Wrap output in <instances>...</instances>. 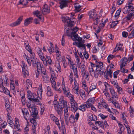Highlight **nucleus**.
<instances>
[{
    "mask_svg": "<svg viewBox=\"0 0 134 134\" xmlns=\"http://www.w3.org/2000/svg\"><path fill=\"white\" fill-rule=\"evenodd\" d=\"M3 83V79L2 78H0V88H1L2 89L1 90H0V91L8 94L9 93V91L7 88L4 87Z\"/></svg>",
    "mask_w": 134,
    "mask_h": 134,
    "instance_id": "obj_8",
    "label": "nucleus"
},
{
    "mask_svg": "<svg viewBox=\"0 0 134 134\" xmlns=\"http://www.w3.org/2000/svg\"><path fill=\"white\" fill-rule=\"evenodd\" d=\"M95 124L96 126L98 125L100 127L104 129V126L103 121H96L95 122Z\"/></svg>",
    "mask_w": 134,
    "mask_h": 134,
    "instance_id": "obj_25",
    "label": "nucleus"
},
{
    "mask_svg": "<svg viewBox=\"0 0 134 134\" xmlns=\"http://www.w3.org/2000/svg\"><path fill=\"white\" fill-rule=\"evenodd\" d=\"M108 68H107V69ZM107 73L110 78H112L113 76V71L112 70L110 69L109 70H108V69H107Z\"/></svg>",
    "mask_w": 134,
    "mask_h": 134,
    "instance_id": "obj_33",
    "label": "nucleus"
},
{
    "mask_svg": "<svg viewBox=\"0 0 134 134\" xmlns=\"http://www.w3.org/2000/svg\"><path fill=\"white\" fill-rule=\"evenodd\" d=\"M55 66L57 68L58 71L59 72H60L61 71V68L59 62L58 61H56L55 62Z\"/></svg>",
    "mask_w": 134,
    "mask_h": 134,
    "instance_id": "obj_27",
    "label": "nucleus"
},
{
    "mask_svg": "<svg viewBox=\"0 0 134 134\" xmlns=\"http://www.w3.org/2000/svg\"><path fill=\"white\" fill-rule=\"evenodd\" d=\"M23 19V16H22L19 17L16 21L10 25V26L12 27H14L19 25L21 23Z\"/></svg>",
    "mask_w": 134,
    "mask_h": 134,
    "instance_id": "obj_13",
    "label": "nucleus"
},
{
    "mask_svg": "<svg viewBox=\"0 0 134 134\" xmlns=\"http://www.w3.org/2000/svg\"><path fill=\"white\" fill-rule=\"evenodd\" d=\"M132 16L133 17V15L128 13H127V16L125 17V18H126L127 20H130L132 18Z\"/></svg>",
    "mask_w": 134,
    "mask_h": 134,
    "instance_id": "obj_43",
    "label": "nucleus"
},
{
    "mask_svg": "<svg viewBox=\"0 0 134 134\" xmlns=\"http://www.w3.org/2000/svg\"><path fill=\"white\" fill-rule=\"evenodd\" d=\"M89 101H87L86 102V104H85L86 105L87 107V108H90L92 106V105H91V104L89 102Z\"/></svg>",
    "mask_w": 134,
    "mask_h": 134,
    "instance_id": "obj_61",
    "label": "nucleus"
},
{
    "mask_svg": "<svg viewBox=\"0 0 134 134\" xmlns=\"http://www.w3.org/2000/svg\"><path fill=\"white\" fill-rule=\"evenodd\" d=\"M118 125H119V127L120 130L121 131H123L125 129L124 127L122 125V124L120 123H118Z\"/></svg>",
    "mask_w": 134,
    "mask_h": 134,
    "instance_id": "obj_41",
    "label": "nucleus"
},
{
    "mask_svg": "<svg viewBox=\"0 0 134 134\" xmlns=\"http://www.w3.org/2000/svg\"><path fill=\"white\" fill-rule=\"evenodd\" d=\"M62 87L64 94L66 96L69 95L71 94L70 91V88L68 87H65L64 84L62 85Z\"/></svg>",
    "mask_w": 134,
    "mask_h": 134,
    "instance_id": "obj_11",
    "label": "nucleus"
},
{
    "mask_svg": "<svg viewBox=\"0 0 134 134\" xmlns=\"http://www.w3.org/2000/svg\"><path fill=\"white\" fill-rule=\"evenodd\" d=\"M35 119L32 118L30 120L31 122L34 125V126L35 127V126L37 125V123L36 122V120H35Z\"/></svg>",
    "mask_w": 134,
    "mask_h": 134,
    "instance_id": "obj_38",
    "label": "nucleus"
},
{
    "mask_svg": "<svg viewBox=\"0 0 134 134\" xmlns=\"http://www.w3.org/2000/svg\"><path fill=\"white\" fill-rule=\"evenodd\" d=\"M46 59L47 61V62L50 65L51 64V62H52L51 59L50 57L49 56H46Z\"/></svg>",
    "mask_w": 134,
    "mask_h": 134,
    "instance_id": "obj_55",
    "label": "nucleus"
},
{
    "mask_svg": "<svg viewBox=\"0 0 134 134\" xmlns=\"http://www.w3.org/2000/svg\"><path fill=\"white\" fill-rule=\"evenodd\" d=\"M74 87H73L74 89H79V84L77 83L76 80L74 78Z\"/></svg>",
    "mask_w": 134,
    "mask_h": 134,
    "instance_id": "obj_35",
    "label": "nucleus"
},
{
    "mask_svg": "<svg viewBox=\"0 0 134 134\" xmlns=\"http://www.w3.org/2000/svg\"><path fill=\"white\" fill-rule=\"evenodd\" d=\"M124 1V0H118L117 1V4L118 5H120L122 4Z\"/></svg>",
    "mask_w": 134,
    "mask_h": 134,
    "instance_id": "obj_63",
    "label": "nucleus"
},
{
    "mask_svg": "<svg viewBox=\"0 0 134 134\" xmlns=\"http://www.w3.org/2000/svg\"><path fill=\"white\" fill-rule=\"evenodd\" d=\"M71 110L74 113H75L78 109L77 103L76 102L71 103Z\"/></svg>",
    "mask_w": 134,
    "mask_h": 134,
    "instance_id": "obj_14",
    "label": "nucleus"
},
{
    "mask_svg": "<svg viewBox=\"0 0 134 134\" xmlns=\"http://www.w3.org/2000/svg\"><path fill=\"white\" fill-rule=\"evenodd\" d=\"M56 78V77H54L52 75L50 81L52 83V87L55 91H58L60 93L62 92V90L60 89V87H58L56 85V83L55 82V79Z\"/></svg>",
    "mask_w": 134,
    "mask_h": 134,
    "instance_id": "obj_2",
    "label": "nucleus"
},
{
    "mask_svg": "<svg viewBox=\"0 0 134 134\" xmlns=\"http://www.w3.org/2000/svg\"><path fill=\"white\" fill-rule=\"evenodd\" d=\"M121 11V8H119V9L116 11L115 15V18H118L119 17Z\"/></svg>",
    "mask_w": 134,
    "mask_h": 134,
    "instance_id": "obj_34",
    "label": "nucleus"
},
{
    "mask_svg": "<svg viewBox=\"0 0 134 134\" xmlns=\"http://www.w3.org/2000/svg\"><path fill=\"white\" fill-rule=\"evenodd\" d=\"M98 116L100 117L102 119H104L107 118L108 117V116H105L101 113L99 114Z\"/></svg>",
    "mask_w": 134,
    "mask_h": 134,
    "instance_id": "obj_52",
    "label": "nucleus"
},
{
    "mask_svg": "<svg viewBox=\"0 0 134 134\" xmlns=\"http://www.w3.org/2000/svg\"><path fill=\"white\" fill-rule=\"evenodd\" d=\"M62 63L63 66L64 68H65L67 66V64L66 61V60L65 59H63Z\"/></svg>",
    "mask_w": 134,
    "mask_h": 134,
    "instance_id": "obj_47",
    "label": "nucleus"
},
{
    "mask_svg": "<svg viewBox=\"0 0 134 134\" xmlns=\"http://www.w3.org/2000/svg\"><path fill=\"white\" fill-rule=\"evenodd\" d=\"M96 88V86L95 85H91L90 88V90L89 91V92H88V94H89V93L92 91L93 90H94Z\"/></svg>",
    "mask_w": 134,
    "mask_h": 134,
    "instance_id": "obj_45",
    "label": "nucleus"
},
{
    "mask_svg": "<svg viewBox=\"0 0 134 134\" xmlns=\"http://www.w3.org/2000/svg\"><path fill=\"white\" fill-rule=\"evenodd\" d=\"M21 62L22 65H21V66L22 68V73L24 75H29V72L28 71L25 70V64L24 61H22Z\"/></svg>",
    "mask_w": 134,
    "mask_h": 134,
    "instance_id": "obj_18",
    "label": "nucleus"
},
{
    "mask_svg": "<svg viewBox=\"0 0 134 134\" xmlns=\"http://www.w3.org/2000/svg\"><path fill=\"white\" fill-rule=\"evenodd\" d=\"M117 88L118 90V91L119 92H119L120 91H122V88L120 87L118 85L115 86Z\"/></svg>",
    "mask_w": 134,
    "mask_h": 134,
    "instance_id": "obj_56",
    "label": "nucleus"
},
{
    "mask_svg": "<svg viewBox=\"0 0 134 134\" xmlns=\"http://www.w3.org/2000/svg\"><path fill=\"white\" fill-rule=\"evenodd\" d=\"M59 7L61 9L66 7L68 5V2L66 0H60Z\"/></svg>",
    "mask_w": 134,
    "mask_h": 134,
    "instance_id": "obj_15",
    "label": "nucleus"
},
{
    "mask_svg": "<svg viewBox=\"0 0 134 134\" xmlns=\"http://www.w3.org/2000/svg\"><path fill=\"white\" fill-rule=\"evenodd\" d=\"M38 89L39 90L37 91V94L38 95V97L40 98L41 97H40V96H41L42 92V85L41 84L40 85Z\"/></svg>",
    "mask_w": 134,
    "mask_h": 134,
    "instance_id": "obj_28",
    "label": "nucleus"
},
{
    "mask_svg": "<svg viewBox=\"0 0 134 134\" xmlns=\"http://www.w3.org/2000/svg\"><path fill=\"white\" fill-rule=\"evenodd\" d=\"M15 124L14 125V128L15 129H16V131H18L20 132L21 131L19 127L20 126L19 120L16 118H15Z\"/></svg>",
    "mask_w": 134,
    "mask_h": 134,
    "instance_id": "obj_17",
    "label": "nucleus"
},
{
    "mask_svg": "<svg viewBox=\"0 0 134 134\" xmlns=\"http://www.w3.org/2000/svg\"><path fill=\"white\" fill-rule=\"evenodd\" d=\"M46 94L48 97L52 96L53 94V93L52 91L51 87L49 86H48L47 87Z\"/></svg>",
    "mask_w": 134,
    "mask_h": 134,
    "instance_id": "obj_23",
    "label": "nucleus"
},
{
    "mask_svg": "<svg viewBox=\"0 0 134 134\" xmlns=\"http://www.w3.org/2000/svg\"><path fill=\"white\" fill-rule=\"evenodd\" d=\"M64 119L66 121L68 120V118L69 117L70 114L68 112V109L64 110Z\"/></svg>",
    "mask_w": 134,
    "mask_h": 134,
    "instance_id": "obj_22",
    "label": "nucleus"
},
{
    "mask_svg": "<svg viewBox=\"0 0 134 134\" xmlns=\"http://www.w3.org/2000/svg\"><path fill=\"white\" fill-rule=\"evenodd\" d=\"M88 14L90 18H91L93 20H95V19L97 18V14L95 12V10L94 9H93L90 11Z\"/></svg>",
    "mask_w": 134,
    "mask_h": 134,
    "instance_id": "obj_6",
    "label": "nucleus"
},
{
    "mask_svg": "<svg viewBox=\"0 0 134 134\" xmlns=\"http://www.w3.org/2000/svg\"><path fill=\"white\" fill-rule=\"evenodd\" d=\"M5 108L7 111L9 112L10 111V108L9 107L10 105H9V103L7 102L6 103V102H5Z\"/></svg>",
    "mask_w": 134,
    "mask_h": 134,
    "instance_id": "obj_40",
    "label": "nucleus"
},
{
    "mask_svg": "<svg viewBox=\"0 0 134 134\" xmlns=\"http://www.w3.org/2000/svg\"><path fill=\"white\" fill-rule=\"evenodd\" d=\"M81 6L80 5L79 3H76L75 4L74 7L75 8V12H78L82 9L81 8Z\"/></svg>",
    "mask_w": 134,
    "mask_h": 134,
    "instance_id": "obj_26",
    "label": "nucleus"
},
{
    "mask_svg": "<svg viewBox=\"0 0 134 134\" xmlns=\"http://www.w3.org/2000/svg\"><path fill=\"white\" fill-rule=\"evenodd\" d=\"M58 105L64 110L68 109L67 101L64 100L63 97H61L59 99Z\"/></svg>",
    "mask_w": 134,
    "mask_h": 134,
    "instance_id": "obj_4",
    "label": "nucleus"
},
{
    "mask_svg": "<svg viewBox=\"0 0 134 134\" xmlns=\"http://www.w3.org/2000/svg\"><path fill=\"white\" fill-rule=\"evenodd\" d=\"M36 95L35 93H33L31 96L30 97L31 99H29V100L31 101H33L34 102H38V103L37 104L40 105V101L37 98H35L36 96Z\"/></svg>",
    "mask_w": 134,
    "mask_h": 134,
    "instance_id": "obj_19",
    "label": "nucleus"
},
{
    "mask_svg": "<svg viewBox=\"0 0 134 134\" xmlns=\"http://www.w3.org/2000/svg\"><path fill=\"white\" fill-rule=\"evenodd\" d=\"M32 94V92L30 90H29L27 91V98L29 99H31L30 97H31V96Z\"/></svg>",
    "mask_w": 134,
    "mask_h": 134,
    "instance_id": "obj_51",
    "label": "nucleus"
},
{
    "mask_svg": "<svg viewBox=\"0 0 134 134\" xmlns=\"http://www.w3.org/2000/svg\"><path fill=\"white\" fill-rule=\"evenodd\" d=\"M83 54L85 58L86 59L89 58V55L88 53L87 52H84Z\"/></svg>",
    "mask_w": 134,
    "mask_h": 134,
    "instance_id": "obj_57",
    "label": "nucleus"
},
{
    "mask_svg": "<svg viewBox=\"0 0 134 134\" xmlns=\"http://www.w3.org/2000/svg\"><path fill=\"white\" fill-rule=\"evenodd\" d=\"M41 75L42 77V79L48 77L46 72L42 74Z\"/></svg>",
    "mask_w": 134,
    "mask_h": 134,
    "instance_id": "obj_62",
    "label": "nucleus"
},
{
    "mask_svg": "<svg viewBox=\"0 0 134 134\" xmlns=\"http://www.w3.org/2000/svg\"><path fill=\"white\" fill-rule=\"evenodd\" d=\"M33 18L32 17L26 19L24 21V25L25 26H27L29 24L32 22Z\"/></svg>",
    "mask_w": 134,
    "mask_h": 134,
    "instance_id": "obj_21",
    "label": "nucleus"
},
{
    "mask_svg": "<svg viewBox=\"0 0 134 134\" xmlns=\"http://www.w3.org/2000/svg\"><path fill=\"white\" fill-rule=\"evenodd\" d=\"M35 127H32L31 134H36V131L35 129Z\"/></svg>",
    "mask_w": 134,
    "mask_h": 134,
    "instance_id": "obj_64",
    "label": "nucleus"
},
{
    "mask_svg": "<svg viewBox=\"0 0 134 134\" xmlns=\"http://www.w3.org/2000/svg\"><path fill=\"white\" fill-rule=\"evenodd\" d=\"M54 109L57 113L59 115H61L63 113V108L60 107H59V105L56 107L55 106Z\"/></svg>",
    "mask_w": 134,
    "mask_h": 134,
    "instance_id": "obj_20",
    "label": "nucleus"
},
{
    "mask_svg": "<svg viewBox=\"0 0 134 134\" xmlns=\"http://www.w3.org/2000/svg\"><path fill=\"white\" fill-rule=\"evenodd\" d=\"M130 9H129L126 6L122 10L123 13L125 14L128 13L129 11V10Z\"/></svg>",
    "mask_w": 134,
    "mask_h": 134,
    "instance_id": "obj_39",
    "label": "nucleus"
},
{
    "mask_svg": "<svg viewBox=\"0 0 134 134\" xmlns=\"http://www.w3.org/2000/svg\"><path fill=\"white\" fill-rule=\"evenodd\" d=\"M85 46V44L81 43V42H79V44L78 45H77V47L79 48L82 47L83 48Z\"/></svg>",
    "mask_w": 134,
    "mask_h": 134,
    "instance_id": "obj_48",
    "label": "nucleus"
},
{
    "mask_svg": "<svg viewBox=\"0 0 134 134\" xmlns=\"http://www.w3.org/2000/svg\"><path fill=\"white\" fill-rule=\"evenodd\" d=\"M31 62L32 63V65L34 67L36 66V60L35 59H31Z\"/></svg>",
    "mask_w": 134,
    "mask_h": 134,
    "instance_id": "obj_53",
    "label": "nucleus"
},
{
    "mask_svg": "<svg viewBox=\"0 0 134 134\" xmlns=\"http://www.w3.org/2000/svg\"><path fill=\"white\" fill-rule=\"evenodd\" d=\"M109 89L112 96V98L114 99L115 98L114 100L115 101L117 100L118 98L117 93L115 92L114 89L112 87L109 88Z\"/></svg>",
    "mask_w": 134,
    "mask_h": 134,
    "instance_id": "obj_12",
    "label": "nucleus"
},
{
    "mask_svg": "<svg viewBox=\"0 0 134 134\" xmlns=\"http://www.w3.org/2000/svg\"><path fill=\"white\" fill-rule=\"evenodd\" d=\"M25 55V56L26 57V59H27V62L28 63L29 65V66H30L31 65V59L30 58V57H28V56H27L26 54Z\"/></svg>",
    "mask_w": 134,
    "mask_h": 134,
    "instance_id": "obj_44",
    "label": "nucleus"
},
{
    "mask_svg": "<svg viewBox=\"0 0 134 134\" xmlns=\"http://www.w3.org/2000/svg\"><path fill=\"white\" fill-rule=\"evenodd\" d=\"M75 118L74 115L73 114H71L68 118V120L69 121L70 123H73L75 122Z\"/></svg>",
    "mask_w": 134,
    "mask_h": 134,
    "instance_id": "obj_31",
    "label": "nucleus"
},
{
    "mask_svg": "<svg viewBox=\"0 0 134 134\" xmlns=\"http://www.w3.org/2000/svg\"><path fill=\"white\" fill-rule=\"evenodd\" d=\"M83 73L84 74L82 76L83 77H85V79H87L88 77V76H89V73L88 72L86 71L83 72Z\"/></svg>",
    "mask_w": 134,
    "mask_h": 134,
    "instance_id": "obj_42",
    "label": "nucleus"
},
{
    "mask_svg": "<svg viewBox=\"0 0 134 134\" xmlns=\"http://www.w3.org/2000/svg\"><path fill=\"white\" fill-rule=\"evenodd\" d=\"M33 14L35 15L40 20L41 18V12L37 10L33 12Z\"/></svg>",
    "mask_w": 134,
    "mask_h": 134,
    "instance_id": "obj_29",
    "label": "nucleus"
},
{
    "mask_svg": "<svg viewBox=\"0 0 134 134\" xmlns=\"http://www.w3.org/2000/svg\"><path fill=\"white\" fill-rule=\"evenodd\" d=\"M122 35L123 37H126L128 35V33L127 32L124 31L122 32Z\"/></svg>",
    "mask_w": 134,
    "mask_h": 134,
    "instance_id": "obj_58",
    "label": "nucleus"
},
{
    "mask_svg": "<svg viewBox=\"0 0 134 134\" xmlns=\"http://www.w3.org/2000/svg\"><path fill=\"white\" fill-rule=\"evenodd\" d=\"M7 121L8 123L10 125V126L11 127H12L14 125V123L13 122V121L12 120H7Z\"/></svg>",
    "mask_w": 134,
    "mask_h": 134,
    "instance_id": "obj_59",
    "label": "nucleus"
},
{
    "mask_svg": "<svg viewBox=\"0 0 134 134\" xmlns=\"http://www.w3.org/2000/svg\"><path fill=\"white\" fill-rule=\"evenodd\" d=\"M25 99H26L25 96H22L21 97V100L22 103L23 105H25L26 103Z\"/></svg>",
    "mask_w": 134,
    "mask_h": 134,
    "instance_id": "obj_54",
    "label": "nucleus"
},
{
    "mask_svg": "<svg viewBox=\"0 0 134 134\" xmlns=\"http://www.w3.org/2000/svg\"><path fill=\"white\" fill-rule=\"evenodd\" d=\"M102 105L103 107L107 109V108L108 107V104L105 102H102Z\"/></svg>",
    "mask_w": 134,
    "mask_h": 134,
    "instance_id": "obj_60",
    "label": "nucleus"
},
{
    "mask_svg": "<svg viewBox=\"0 0 134 134\" xmlns=\"http://www.w3.org/2000/svg\"><path fill=\"white\" fill-rule=\"evenodd\" d=\"M62 19L63 22L67 23L68 26L69 27L74 26L75 24V22L74 21L71 20L70 18L68 16H62Z\"/></svg>",
    "mask_w": 134,
    "mask_h": 134,
    "instance_id": "obj_1",
    "label": "nucleus"
},
{
    "mask_svg": "<svg viewBox=\"0 0 134 134\" xmlns=\"http://www.w3.org/2000/svg\"><path fill=\"white\" fill-rule=\"evenodd\" d=\"M29 110L31 112V116L35 119H37L38 116V111L36 106L35 105L32 106Z\"/></svg>",
    "mask_w": 134,
    "mask_h": 134,
    "instance_id": "obj_3",
    "label": "nucleus"
},
{
    "mask_svg": "<svg viewBox=\"0 0 134 134\" xmlns=\"http://www.w3.org/2000/svg\"><path fill=\"white\" fill-rule=\"evenodd\" d=\"M87 108L86 105L85 104H83L79 106L78 109L82 111H84Z\"/></svg>",
    "mask_w": 134,
    "mask_h": 134,
    "instance_id": "obj_30",
    "label": "nucleus"
},
{
    "mask_svg": "<svg viewBox=\"0 0 134 134\" xmlns=\"http://www.w3.org/2000/svg\"><path fill=\"white\" fill-rule=\"evenodd\" d=\"M73 72H74V75H75V76H76V78H78L79 77V76L78 75V74H77L78 71H77V68H76L75 69V70H74Z\"/></svg>",
    "mask_w": 134,
    "mask_h": 134,
    "instance_id": "obj_50",
    "label": "nucleus"
},
{
    "mask_svg": "<svg viewBox=\"0 0 134 134\" xmlns=\"http://www.w3.org/2000/svg\"><path fill=\"white\" fill-rule=\"evenodd\" d=\"M66 97H67L70 99V104L76 102L74 99V96L70 94H69V95L67 96Z\"/></svg>",
    "mask_w": 134,
    "mask_h": 134,
    "instance_id": "obj_32",
    "label": "nucleus"
},
{
    "mask_svg": "<svg viewBox=\"0 0 134 134\" xmlns=\"http://www.w3.org/2000/svg\"><path fill=\"white\" fill-rule=\"evenodd\" d=\"M88 118L91 121H96L97 120V116L91 113L88 115Z\"/></svg>",
    "mask_w": 134,
    "mask_h": 134,
    "instance_id": "obj_24",
    "label": "nucleus"
},
{
    "mask_svg": "<svg viewBox=\"0 0 134 134\" xmlns=\"http://www.w3.org/2000/svg\"><path fill=\"white\" fill-rule=\"evenodd\" d=\"M88 71L90 74V75L92 76V73L94 72V70L93 69V68L92 67V66H89Z\"/></svg>",
    "mask_w": 134,
    "mask_h": 134,
    "instance_id": "obj_46",
    "label": "nucleus"
},
{
    "mask_svg": "<svg viewBox=\"0 0 134 134\" xmlns=\"http://www.w3.org/2000/svg\"><path fill=\"white\" fill-rule=\"evenodd\" d=\"M27 0H20L19 1V4L26 5L27 3Z\"/></svg>",
    "mask_w": 134,
    "mask_h": 134,
    "instance_id": "obj_36",
    "label": "nucleus"
},
{
    "mask_svg": "<svg viewBox=\"0 0 134 134\" xmlns=\"http://www.w3.org/2000/svg\"><path fill=\"white\" fill-rule=\"evenodd\" d=\"M97 65V68L99 69L102 70V68L103 67V64L102 62H99V63Z\"/></svg>",
    "mask_w": 134,
    "mask_h": 134,
    "instance_id": "obj_37",
    "label": "nucleus"
},
{
    "mask_svg": "<svg viewBox=\"0 0 134 134\" xmlns=\"http://www.w3.org/2000/svg\"><path fill=\"white\" fill-rule=\"evenodd\" d=\"M50 116L51 120L55 122V124L58 126L59 129H60L61 127L58 119L53 114H51L50 115Z\"/></svg>",
    "mask_w": 134,
    "mask_h": 134,
    "instance_id": "obj_10",
    "label": "nucleus"
},
{
    "mask_svg": "<svg viewBox=\"0 0 134 134\" xmlns=\"http://www.w3.org/2000/svg\"><path fill=\"white\" fill-rule=\"evenodd\" d=\"M86 66L84 65H81L80 66V68L81 70V72L82 74L85 71Z\"/></svg>",
    "mask_w": 134,
    "mask_h": 134,
    "instance_id": "obj_49",
    "label": "nucleus"
},
{
    "mask_svg": "<svg viewBox=\"0 0 134 134\" xmlns=\"http://www.w3.org/2000/svg\"><path fill=\"white\" fill-rule=\"evenodd\" d=\"M22 111L24 119L27 120H29L31 116L28 110L24 108L22 109Z\"/></svg>",
    "mask_w": 134,
    "mask_h": 134,
    "instance_id": "obj_9",
    "label": "nucleus"
},
{
    "mask_svg": "<svg viewBox=\"0 0 134 134\" xmlns=\"http://www.w3.org/2000/svg\"><path fill=\"white\" fill-rule=\"evenodd\" d=\"M42 13L43 14H46L50 12L49 7L47 4H45L43 7V9L42 10Z\"/></svg>",
    "mask_w": 134,
    "mask_h": 134,
    "instance_id": "obj_16",
    "label": "nucleus"
},
{
    "mask_svg": "<svg viewBox=\"0 0 134 134\" xmlns=\"http://www.w3.org/2000/svg\"><path fill=\"white\" fill-rule=\"evenodd\" d=\"M36 65L37 70L40 72L41 75L46 72V69L42 63L37 62Z\"/></svg>",
    "mask_w": 134,
    "mask_h": 134,
    "instance_id": "obj_5",
    "label": "nucleus"
},
{
    "mask_svg": "<svg viewBox=\"0 0 134 134\" xmlns=\"http://www.w3.org/2000/svg\"><path fill=\"white\" fill-rule=\"evenodd\" d=\"M94 76L96 78H97L98 76L103 75V74H105V72L102 71L101 69H99L98 68H96V70L94 72Z\"/></svg>",
    "mask_w": 134,
    "mask_h": 134,
    "instance_id": "obj_7",
    "label": "nucleus"
}]
</instances>
